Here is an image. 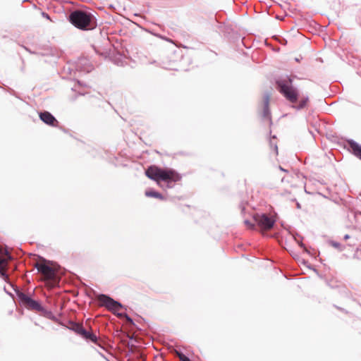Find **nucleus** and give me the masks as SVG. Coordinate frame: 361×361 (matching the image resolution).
I'll list each match as a JSON object with an SVG mask.
<instances>
[{
  "instance_id": "f257e3e1",
  "label": "nucleus",
  "mask_w": 361,
  "mask_h": 361,
  "mask_svg": "<svg viewBox=\"0 0 361 361\" xmlns=\"http://www.w3.org/2000/svg\"><path fill=\"white\" fill-rule=\"evenodd\" d=\"M293 78L290 75L279 78L276 80V87L279 93L290 103L291 107L296 111L305 109L309 102L308 94H302L300 96L299 90L293 84Z\"/></svg>"
},
{
  "instance_id": "f03ea898",
  "label": "nucleus",
  "mask_w": 361,
  "mask_h": 361,
  "mask_svg": "<svg viewBox=\"0 0 361 361\" xmlns=\"http://www.w3.org/2000/svg\"><path fill=\"white\" fill-rule=\"evenodd\" d=\"M67 19L75 28L91 31L97 27V20L90 8H80L70 11Z\"/></svg>"
},
{
  "instance_id": "7ed1b4c3",
  "label": "nucleus",
  "mask_w": 361,
  "mask_h": 361,
  "mask_svg": "<svg viewBox=\"0 0 361 361\" xmlns=\"http://www.w3.org/2000/svg\"><path fill=\"white\" fill-rule=\"evenodd\" d=\"M97 300L100 305L107 308L109 311L120 317H123L131 324L135 326L133 319L126 313H118L119 309L124 308V306L118 301L115 300L114 298L108 295L100 293L97 295Z\"/></svg>"
},
{
  "instance_id": "20e7f679",
  "label": "nucleus",
  "mask_w": 361,
  "mask_h": 361,
  "mask_svg": "<svg viewBox=\"0 0 361 361\" xmlns=\"http://www.w3.org/2000/svg\"><path fill=\"white\" fill-rule=\"evenodd\" d=\"M146 176L157 182L166 180L170 178V176L175 175V170L171 168H161L156 165H151L145 170ZM176 179L179 177L176 174Z\"/></svg>"
},
{
  "instance_id": "39448f33",
  "label": "nucleus",
  "mask_w": 361,
  "mask_h": 361,
  "mask_svg": "<svg viewBox=\"0 0 361 361\" xmlns=\"http://www.w3.org/2000/svg\"><path fill=\"white\" fill-rule=\"evenodd\" d=\"M13 289L20 305L29 310L35 311L37 312L39 308H41L42 303L39 300H35L31 295L23 292L18 288Z\"/></svg>"
},
{
  "instance_id": "423d86ee",
  "label": "nucleus",
  "mask_w": 361,
  "mask_h": 361,
  "mask_svg": "<svg viewBox=\"0 0 361 361\" xmlns=\"http://www.w3.org/2000/svg\"><path fill=\"white\" fill-rule=\"evenodd\" d=\"M13 259L9 253L6 245L0 246V277L6 281L8 278L5 269L8 267L9 261Z\"/></svg>"
},
{
  "instance_id": "0eeeda50",
  "label": "nucleus",
  "mask_w": 361,
  "mask_h": 361,
  "mask_svg": "<svg viewBox=\"0 0 361 361\" xmlns=\"http://www.w3.org/2000/svg\"><path fill=\"white\" fill-rule=\"evenodd\" d=\"M254 220L262 229L265 230L271 229L276 223L275 219L264 213L255 215Z\"/></svg>"
},
{
  "instance_id": "6e6552de",
  "label": "nucleus",
  "mask_w": 361,
  "mask_h": 361,
  "mask_svg": "<svg viewBox=\"0 0 361 361\" xmlns=\"http://www.w3.org/2000/svg\"><path fill=\"white\" fill-rule=\"evenodd\" d=\"M39 119L45 124L54 127L59 123L55 116L47 111L39 112Z\"/></svg>"
},
{
  "instance_id": "1a4fd4ad",
  "label": "nucleus",
  "mask_w": 361,
  "mask_h": 361,
  "mask_svg": "<svg viewBox=\"0 0 361 361\" xmlns=\"http://www.w3.org/2000/svg\"><path fill=\"white\" fill-rule=\"evenodd\" d=\"M348 150L355 157L361 160V145L353 139L346 141Z\"/></svg>"
},
{
  "instance_id": "9d476101",
  "label": "nucleus",
  "mask_w": 361,
  "mask_h": 361,
  "mask_svg": "<svg viewBox=\"0 0 361 361\" xmlns=\"http://www.w3.org/2000/svg\"><path fill=\"white\" fill-rule=\"evenodd\" d=\"M175 174L179 177L178 179H176V175L170 176V178L166 180H161L157 183V185L161 187L164 190L172 188L174 186V183L180 180L182 176L175 170Z\"/></svg>"
},
{
  "instance_id": "9b49d317",
  "label": "nucleus",
  "mask_w": 361,
  "mask_h": 361,
  "mask_svg": "<svg viewBox=\"0 0 361 361\" xmlns=\"http://www.w3.org/2000/svg\"><path fill=\"white\" fill-rule=\"evenodd\" d=\"M35 268L49 279H51L54 277L55 271L54 269L46 264L37 263L35 265Z\"/></svg>"
},
{
  "instance_id": "f8f14e48",
  "label": "nucleus",
  "mask_w": 361,
  "mask_h": 361,
  "mask_svg": "<svg viewBox=\"0 0 361 361\" xmlns=\"http://www.w3.org/2000/svg\"><path fill=\"white\" fill-rule=\"evenodd\" d=\"M37 312L39 313L41 316L47 319H49L54 322H56L61 326H65V322L59 321V319L52 313L51 310H47L42 305Z\"/></svg>"
},
{
  "instance_id": "ddd939ff",
  "label": "nucleus",
  "mask_w": 361,
  "mask_h": 361,
  "mask_svg": "<svg viewBox=\"0 0 361 361\" xmlns=\"http://www.w3.org/2000/svg\"><path fill=\"white\" fill-rule=\"evenodd\" d=\"M79 336H80L83 339L88 342H92L96 345H98L99 339L97 335L92 331L86 330L84 327L82 330H81Z\"/></svg>"
},
{
  "instance_id": "4468645a",
  "label": "nucleus",
  "mask_w": 361,
  "mask_h": 361,
  "mask_svg": "<svg viewBox=\"0 0 361 361\" xmlns=\"http://www.w3.org/2000/svg\"><path fill=\"white\" fill-rule=\"evenodd\" d=\"M269 93L267 92L264 95V106H263V112L262 117L264 118H267L271 122V111L269 109Z\"/></svg>"
},
{
  "instance_id": "2eb2a0df",
  "label": "nucleus",
  "mask_w": 361,
  "mask_h": 361,
  "mask_svg": "<svg viewBox=\"0 0 361 361\" xmlns=\"http://www.w3.org/2000/svg\"><path fill=\"white\" fill-rule=\"evenodd\" d=\"M67 322L69 326H67L65 324V326H63L67 328L68 329L75 332L76 334L79 335L80 333L81 332V330H82V329H83L82 324L75 322L71 319H68Z\"/></svg>"
},
{
  "instance_id": "dca6fc26",
  "label": "nucleus",
  "mask_w": 361,
  "mask_h": 361,
  "mask_svg": "<svg viewBox=\"0 0 361 361\" xmlns=\"http://www.w3.org/2000/svg\"><path fill=\"white\" fill-rule=\"evenodd\" d=\"M145 196H147L148 197L157 198V199H159L161 200H166V198L164 197V196L162 194L156 191L153 188H149L148 190H147L145 192Z\"/></svg>"
},
{
  "instance_id": "f3484780",
  "label": "nucleus",
  "mask_w": 361,
  "mask_h": 361,
  "mask_svg": "<svg viewBox=\"0 0 361 361\" xmlns=\"http://www.w3.org/2000/svg\"><path fill=\"white\" fill-rule=\"evenodd\" d=\"M114 62L117 66H123L126 62L123 61V59L121 54H117L114 56Z\"/></svg>"
},
{
  "instance_id": "a211bd4d",
  "label": "nucleus",
  "mask_w": 361,
  "mask_h": 361,
  "mask_svg": "<svg viewBox=\"0 0 361 361\" xmlns=\"http://www.w3.org/2000/svg\"><path fill=\"white\" fill-rule=\"evenodd\" d=\"M329 244L339 251H343L345 248L340 243L334 240H329Z\"/></svg>"
},
{
  "instance_id": "6ab92c4d",
  "label": "nucleus",
  "mask_w": 361,
  "mask_h": 361,
  "mask_svg": "<svg viewBox=\"0 0 361 361\" xmlns=\"http://www.w3.org/2000/svg\"><path fill=\"white\" fill-rule=\"evenodd\" d=\"M269 145H270V147L271 148H273L274 152H275V154H278V146L276 145V142H274L272 141V140L271 139L270 141H269Z\"/></svg>"
},
{
  "instance_id": "aec40b11",
  "label": "nucleus",
  "mask_w": 361,
  "mask_h": 361,
  "mask_svg": "<svg viewBox=\"0 0 361 361\" xmlns=\"http://www.w3.org/2000/svg\"><path fill=\"white\" fill-rule=\"evenodd\" d=\"M82 95H85V94H82V93H75L73 96L69 97V100L72 102H74L78 99V97L79 96H82Z\"/></svg>"
},
{
  "instance_id": "412c9836",
  "label": "nucleus",
  "mask_w": 361,
  "mask_h": 361,
  "mask_svg": "<svg viewBox=\"0 0 361 361\" xmlns=\"http://www.w3.org/2000/svg\"><path fill=\"white\" fill-rule=\"evenodd\" d=\"M108 6H109V8L114 10L115 13H120V11L119 10H116V4H108Z\"/></svg>"
},
{
  "instance_id": "4be33fe9",
  "label": "nucleus",
  "mask_w": 361,
  "mask_h": 361,
  "mask_svg": "<svg viewBox=\"0 0 361 361\" xmlns=\"http://www.w3.org/2000/svg\"><path fill=\"white\" fill-rule=\"evenodd\" d=\"M276 38L277 39V40L279 41V42L282 44V45H284L285 44H286L287 41L283 38V37H276Z\"/></svg>"
},
{
  "instance_id": "5701e85b",
  "label": "nucleus",
  "mask_w": 361,
  "mask_h": 361,
  "mask_svg": "<svg viewBox=\"0 0 361 361\" xmlns=\"http://www.w3.org/2000/svg\"><path fill=\"white\" fill-rule=\"evenodd\" d=\"M244 223H245V225H247V226H250V228H255V225H254V224H252L251 223V221H250V220H248V219H245V220L244 221Z\"/></svg>"
},
{
  "instance_id": "b1692460",
  "label": "nucleus",
  "mask_w": 361,
  "mask_h": 361,
  "mask_svg": "<svg viewBox=\"0 0 361 361\" xmlns=\"http://www.w3.org/2000/svg\"><path fill=\"white\" fill-rule=\"evenodd\" d=\"M275 2L277 3V4L279 6H280L281 7L284 8L289 6L288 1H283L284 5H282V4H279V3H278L277 1H275Z\"/></svg>"
},
{
  "instance_id": "393cba45",
  "label": "nucleus",
  "mask_w": 361,
  "mask_h": 361,
  "mask_svg": "<svg viewBox=\"0 0 361 361\" xmlns=\"http://www.w3.org/2000/svg\"><path fill=\"white\" fill-rule=\"evenodd\" d=\"M334 307H335L336 309L339 310L340 311H341V312H344V313H345V314H348V310H345L344 308H342V307H338V306H336V305H334Z\"/></svg>"
},
{
  "instance_id": "a878e982",
  "label": "nucleus",
  "mask_w": 361,
  "mask_h": 361,
  "mask_svg": "<svg viewBox=\"0 0 361 361\" xmlns=\"http://www.w3.org/2000/svg\"><path fill=\"white\" fill-rule=\"evenodd\" d=\"M293 201L296 202V207H297V209H301V204L298 202L296 201V199H293Z\"/></svg>"
},
{
  "instance_id": "bb28decb",
  "label": "nucleus",
  "mask_w": 361,
  "mask_h": 361,
  "mask_svg": "<svg viewBox=\"0 0 361 361\" xmlns=\"http://www.w3.org/2000/svg\"><path fill=\"white\" fill-rule=\"evenodd\" d=\"M118 1H116V10H119L121 11V9H123L121 5H119Z\"/></svg>"
},
{
  "instance_id": "cd10ccee",
  "label": "nucleus",
  "mask_w": 361,
  "mask_h": 361,
  "mask_svg": "<svg viewBox=\"0 0 361 361\" xmlns=\"http://www.w3.org/2000/svg\"><path fill=\"white\" fill-rule=\"evenodd\" d=\"M42 16H43V17L46 18H47V19H50L49 14H48V13H45V12H42Z\"/></svg>"
},
{
  "instance_id": "c85d7f7f",
  "label": "nucleus",
  "mask_w": 361,
  "mask_h": 361,
  "mask_svg": "<svg viewBox=\"0 0 361 361\" xmlns=\"http://www.w3.org/2000/svg\"><path fill=\"white\" fill-rule=\"evenodd\" d=\"M350 235H348V234H345V235L343 236V240H348V239H350Z\"/></svg>"
},
{
  "instance_id": "c756f323",
  "label": "nucleus",
  "mask_w": 361,
  "mask_h": 361,
  "mask_svg": "<svg viewBox=\"0 0 361 361\" xmlns=\"http://www.w3.org/2000/svg\"><path fill=\"white\" fill-rule=\"evenodd\" d=\"M359 252H360V254H361V250L357 248V250H356L355 254L354 255V257H355L357 255H358Z\"/></svg>"
},
{
  "instance_id": "7c9ffc66",
  "label": "nucleus",
  "mask_w": 361,
  "mask_h": 361,
  "mask_svg": "<svg viewBox=\"0 0 361 361\" xmlns=\"http://www.w3.org/2000/svg\"><path fill=\"white\" fill-rule=\"evenodd\" d=\"M24 48L25 49L26 51H29L30 53L31 54H34L35 52L34 51H32L30 49H27V47H24Z\"/></svg>"
},
{
  "instance_id": "2f4dec72",
  "label": "nucleus",
  "mask_w": 361,
  "mask_h": 361,
  "mask_svg": "<svg viewBox=\"0 0 361 361\" xmlns=\"http://www.w3.org/2000/svg\"><path fill=\"white\" fill-rule=\"evenodd\" d=\"M279 169L280 170L283 171H285V172H288L287 170L284 169L283 168H282L281 166H279Z\"/></svg>"
},
{
  "instance_id": "473e14b6",
  "label": "nucleus",
  "mask_w": 361,
  "mask_h": 361,
  "mask_svg": "<svg viewBox=\"0 0 361 361\" xmlns=\"http://www.w3.org/2000/svg\"><path fill=\"white\" fill-rule=\"evenodd\" d=\"M65 3L71 4H73L74 1H64Z\"/></svg>"
},
{
  "instance_id": "72a5a7b5",
  "label": "nucleus",
  "mask_w": 361,
  "mask_h": 361,
  "mask_svg": "<svg viewBox=\"0 0 361 361\" xmlns=\"http://www.w3.org/2000/svg\"><path fill=\"white\" fill-rule=\"evenodd\" d=\"M4 290L6 291V293L8 295H11V293L9 292H8L6 290V288H4Z\"/></svg>"
},
{
  "instance_id": "f704fd0d",
  "label": "nucleus",
  "mask_w": 361,
  "mask_h": 361,
  "mask_svg": "<svg viewBox=\"0 0 361 361\" xmlns=\"http://www.w3.org/2000/svg\"><path fill=\"white\" fill-rule=\"evenodd\" d=\"M300 245L301 247H305L304 244H303V243H300Z\"/></svg>"
},
{
  "instance_id": "c9c22d12",
  "label": "nucleus",
  "mask_w": 361,
  "mask_h": 361,
  "mask_svg": "<svg viewBox=\"0 0 361 361\" xmlns=\"http://www.w3.org/2000/svg\"><path fill=\"white\" fill-rule=\"evenodd\" d=\"M348 245H350V246H353V245H354V243H350L348 244Z\"/></svg>"
},
{
  "instance_id": "e433bc0d",
  "label": "nucleus",
  "mask_w": 361,
  "mask_h": 361,
  "mask_svg": "<svg viewBox=\"0 0 361 361\" xmlns=\"http://www.w3.org/2000/svg\"><path fill=\"white\" fill-rule=\"evenodd\" d=\"M272 138H273V139L276 138V135H274V136L272 137Z\"/></svg>"
},
{
  "instance_id": "4c0bfd02",
  "label": "nucleus",
  "mask_w": 361,
  "mask_h": 361,
  "mask_svg": "<svg viewBox=\"0 0 361 361\" xmlns=\"http://www.w3.org/2000/svg\"><path fill=\"white\" fill-rule=\"evenodd\" d=\"M360 307H361V305H360Z\"/></svg>"
}]
</instances>
